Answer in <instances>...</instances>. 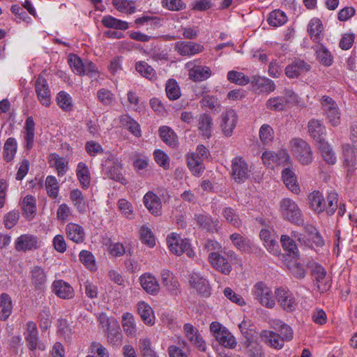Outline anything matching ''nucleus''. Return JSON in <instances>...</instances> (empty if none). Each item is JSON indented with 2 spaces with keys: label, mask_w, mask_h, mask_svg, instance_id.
Listing matches in <instances>:
<instances>
[{
  "label": "nucleus",
  "mask_w": 357,
  "mask_h": 357,
  "mask_svg": "<svg viewBox=\"0 0 357 357\" xmlns=\"http://www.w3.org/2000/svg\"><path fill=\"white\" fill-rule=\"evenodd\" d=\"M319 102L327 123L333 127L339 126L342 122V113L335 100L330 96H323Z\"/></svg>",
  "instance_id": "obj_1"
},
{
  "label": "nucleus",
  "mask_w": 357,
  "mask_h": 357,
  "mask_svg": "<svg viewBox=\"0 0 357 357\" xmlns=\"http://www.w3.org/2000/svg\"><path fill=\"white\" fill-rule=\"evenodd\" d=\"M280 206L282 215L285 220L298 225L303 224L301 211L294 200L284 198L281 200Z\"/></svg>",
  "instance_id": "obj_2"
},
{
  "label": "nucleus",
  "mask_w": 357,
  "mask_h": 357,
  "mask_svg": "<svg viewBox=\"0 0 357 357\" xmlns=\"http://www.w3.org/2000/svg\"><path fill=\"white\" fill-rule=\"evenodd\" d=\"M290 146L292 153L302 165H306L312 162V152L305 141L294 138L290 141Z\"/></svg>",
  "instance_id": "obj_3"
},
{
  "label": "nucleus",
  "mask_w": 357,
  "mask_h": 357,
  "mask_svg": "<svg viewBox=\"0 0 357 357\" xmlns=\"http://www.w3.org/2000/svg\"><path fill=\"white\" fill-rule=\"evenodd\" d=\"M210 331L217 342L224 347L234 349L236 346L237 342L234 336L219 322H212Z\"/></svg>",
  "instance_id": "obj_4"
},
{
  "label": "nucleus",
  "mask_w": 357,
  "mask_h": 357,
  "mask_svg": "<svg viewBox=\"0 0 357 357\" xmlns=\"http://www.w3.org/2000/svg\"><path fill=\"white\" fill-rule=\"evenodd\" d=\"M167 243L170 251L175 255H181L185 253L188 257H193L195 253L190 248L188 239H183L179 235L172 233L167 238Z\"/></svg>",
  "instance_id": "obj_5"
},
{
  "label": "nucleus",
  "mask_w": 357,
  "mask_h": 357,
  "mask_svg": "<svg viewBox=\"0 0 357 357\" xmlns=\"http://www.w3.org/2000/svg\"><path fill=\"white\" fill-rule=\"evenodd\" d=\"M252 294L264 307L273 308L275 306V302L272 291L265 283L257 282L252 289Z\"/></svg>",
  "instance_id": "obj_6"
},
{
  "label": "nucleus",
  "mask_w": 357,
  "mask_h": 357,
  "mask_svg": "<svg viewBox=\"0 0 357 357\" xmlns=\"http://www.w3.org/2000/svg\"><path fill=\"white\" fill-rule=\"evenodd\" d=\"M250 167L242 157H235L231 161V175L235 181L243 183L250 174Z\"/></svg>",
  "instance_id": "obj_7"
},
{
  "label": "nucleus",
  "mask_w": 357,
  "mask_h": 357,
  "mask_svg": "<svg viewBox=\"0 0 357 357\" xmlns=\"http://www.w3.org/2000/svg\"><path fill=\"white\" fill-rule=\"evenodd\" d=\"M35 91L38 101L45 107H50L51 105V91L47 79L41 75H39L35 82Z\"/></svg>",
  "instance_id": "obj_8"
},
{
  "label": "nucleus",
  "mask_w": 357,
  "mask_h": 357,
  "mask_svg": "<svg viewBox=\"0 0 357 357\" xmlns=\"http://www.w3.org/2000/svg\"><path fill=\"white\" fill-rule=\"evenodd\" d=\"M104 169L107 176L114 181L123 183L125 178L121 173L122 165L114 155H110L105 162Z\"/></svg>",
  "instance_id": "obj_9"
},
{
  "label": "nucleus",
  "mask_w": 357,
  "mask_h": 357,
  "mask_svg": "<svg viewBox=\"0 0 357 357\" xmlns=\"http://www.w3.org/2000/svg\"><path fill=\"white\" fill-rule=\"evenodd\" d=\"M312 275L320 292L326 291L331 288L330 278L327 276L326 271L322 266L315 264L312 268Z\"/></svg>",
  "instance_id": "obj_10"
},
{
  "label": "nucleus",
  "mask_w": 357,
  "mask_h": 357,
  "mask_svg": "<svg viewBox=\"0 0 357 357\" xmlns=\"http://www.w3.org/2000/svg\"><path fill=\"white\" fill-rule=\"evenodd\" d=\"M238 121V115L233 109H228L221 114L220 127L226 137L231 136Z\"/></svg>",
  "instance_id": "obj_11"
},
{
  "label": "nucleus",
  "mask_w": 357,
  "mask_h": 357,
  "mask_svg": "<svg viewBox=\"0 0 357 357\" xmlns=\"http://www.w3.org/2000/svg\"><path fill=\"white\" fill-rule=\"evenodd\" d=\"M197 61L186 63L185 68L189 71V77L195 82L206 80L211 76V70L208 66L197 65Z\"/></svg>",
  "instance_id": "obj_12"
},
{
  "label": "nucleus",
  "mask_w": 357,
  "mask_h": 357,
  "mask_svg": "<svg viewBox=\"0 0 357 357\" xmlns=\"http://www.w3.org/2000/svg\"><path fill=\"white\" fill-rule=\"evenodd\" d=\"M189 284L202 296L208 297L211 294L208 281L198 273H192L190 275Z\"/></svg>",
  "instance_id": "obj_13"
},
{
  "label": "nucleus",
  "mask_w": 357,
  "mask_h": 357,
  "mask_svg": "<svg viewBox=\"0 0 357 357\" xmlns=\"http://www.w3.org/2000/svg\"><path fill=\"white\" fill-rule=\"evenodd\" d=\"M276 298L283 310L287 312H293L296 307L295 298L289 290L278 288L275 291Z\"/></svg>",
  "instance_id": "obj_14"
},
{
  "label": "nucleus",
  "mask_w": 357,
  "mask_h": 357,
  "mask_svg": "<svg viewBox=\"0 0 357 357\" xmlns=\"http://www.w3.org/2000/svg\"><path fill=\"white\" fill-rule=\"evenodd\" d=\"M203 45L190 41H178L174 44V50L181 56H191L204 51Z\"/></svg>",
  "instance_id": "obj_15"
},
{
  "label": "nucleus",
  "mask_w": 357,
  "mask_h": 357,
  "mask_svg": "<svg viewBox=\"0 0 357 357\" xmlns=\"http://www.w3.org/2000/svg\"><path fill=\"white\" fill-rule=\"evenodd\" d=\"M31 282L35 289L44 291L47 282V272L39 266H34L30 271Z\"/></svg>",
  "instance_id": "obj_16"
},
{
  "label": "nucleus",
  "mask_w": 357,
  "mask_h": 357,
  "mask_svg": "<svg viewBox=\"0 0 357 357\" xmlns=\"http://www.w3.org/2000/svg\"><path fill=\"white\" fill-rule=\"evenodd\" d=\"M208 261L211 266L218 271L226 275L231 271V266L228 260L217 252L208 254Z\"/></svg>",
  "instance_id": "obj_17"
},
{
  "label": "nucleus",
  "mask_w": 357,
  "mask_h": 357,
  "mask_svg": "<svg viewBox=\"0 0 357 357\" xmlns=\"http://www.w3.org/2000/svg\"><path fill=\"white\" fill-rule=\"evenodd\" d=\"M183 330L187 339L195 345L199 351H205L206 344L198 330L190 324H185Z\"/></svg>",
  "instance_id": "obj_18"
},
{
  "label": "nucleus",
  "mask_w": 357,
  "mask_h": 357,
  "mask_svg": "<svg viewBox=\"0 0 357 357\" xmlns=\"http://www.w3.org/2000/svg\"><path fill=\"white\" fill-rule=\"evenodd\" d=\"M161 282L166 289L174 296L180 292V284L174 274L167 269H163L160 273Z\"/></svg>",
  "instance_id": "obj_19"
},
{
  "label": "nucleus",
  "mask_w": 357,
  "mask_h": 357,
  "mask_svg": "<svg viewBox=\"0 0 357 357\" xmlns=\"http://www.w3.org/2000/svg\"><path fill=\"white\" fill-rule=\"evenodd\" d=\"M311 69L310 64L301 59H296L285 68V74L289 78H296Z\"/></svg>",
  "instance_id": "obj_20"
},
{
  "label": "nucleus",
  "mask_w": 357,
  "mask_h": 357,
  "mask_svg": "<svg viewBox=\"0 0 357 357\" xmlns=\"http://www.w3.org/2000/svg\"><path fill=\"white\" fill-rule=\"evenodd\" d=\"M213 119L206 113L200 114L197 117V126L199 134L205 137L210 138L213 132Z\"/></svg>",
  "instance_id": "obj_21"
},
{
  "label": "nucleus",
  "mask_w": 357,
  "mask_h": 357,
  "mask_svg": "<svg viewBox=\"0 0 357 357\" xmlns=\"http://www.w3.org/2000/svg\"><path fill=\"white\" fill-rule=\"evenodd\" d=\"M38 247V238L31 234L21 235L15 242V248L18 251L31 250Z\"/></svg>",
  "instance_id": "obj_22"
},
{
  "label": "nucleus",
  "mask_w": 357,
  "mask_h": 357,
  "mask_svg": "<svg viewBox=\"0 0 357 357\" xmlns=\"http://www.w3.org/2000/svg\"><path fill=\"white\" fill-rule=\"evenodd\" d=\"M143 289L148 294L156 295L160 290V285L157 279L151 273H144L139 278Z\"/></svg>",
  "instance_id": "obj_23"
},
{
  "label": "nucleus",
  "mask_w": 357,
  "mask_h": 357,
  "mask_svg": "<svg viewBox=\"0 0 357 357\" xmlns=\"http://www.w3.org/2000/svg\"><path fill=\"white\" fill-rule=\"evenodd\" d=\"M308 131L310 136L318 144L325 141L326 128L319 120L311 119L308 122Z\"/></svg>",
  "instance_id": "obj_24"
},
{
  "label": "nucleus",
  "mask_w": 357,
  "mask_h": 357,
  "mask_svg": "<svg viewBox=\"0 0 357 357\" xmlns=\"http://www.w3.org/2000/svg\"><path fill=\"white\" fill-rule=\"evenodd\" d=\"M52 291L59 298L70 299L74 296L73 288L63 280H56L52 284Z\"/></svg>",
  "instance_id": "obj_25"
},
{
  "label": "nucleus",
  "mask_w": 357,
  "mask_h": 357,
  "mask_svg": "<svg viewBox=\"0 0 357 357\" xmlns=\"http://www.w3.org/2000/svg\"><path fill=\"white\" fill-rule=\"evenodd\" d=\"M24 143L26 150H30L34 144L35 122L32 116H29L24 126Z\"/></svg>",
  "instance_id": "obj_26"
},
{
  "label": "nucleus",
  "mask_w": 357,
  "mask_h": 357,
  "mask_svg": "<svg viewBox=\"0 0 357 357\" xmlns=\"http://www.w3.org/2000/svg\"><path fill=\"white\" fill-rule=\"evenodd\" d=\"M260 337L267 345L275 349H281L284 346V341L281 337V335L272 331H262L260 333Z\"/></svg>",
  "instance_id": "obj_27"
},
{
  "label": "nucleus",
  "mask_w": 357,
  "mask_h": 357,
  "mask_svg": "<svg viewBox=\"0 0 357 357\" xmlns=\"http://www.w3.org/2000/svg\"><path fill=\"white\" fill-rule=\"evenodd\" d=\"M282 178L284 183L292 192L298 194L300 187L297 182L294 171L290 167H285L282 172Z\"/></svg>",
  "instance_id": "obj_28"
},
{
  "label": "nucleus",
  "mask_w": 357,
  "mask_h": 357,
  "mask_svg": "<svg viewBox=\"0 0 357 357\" xmlns=\"http://www.w3.org/2000/svg\"><path fill=\"white\" fill-rule=\"evenodd\" d=\"M143 201L145 206L152 214L158 215L160 213L161 201L155 193L148 192L144 196Z\"/></svg>",
  "instance_id": "obj_29"
},
{
  "label": "nucleus",
  "mask_w": 357,
  "mask_h": 357,
  "mask_svg": "<svg viewBox=\"0 0 357 357\" xmlns=\"http://www.w3.org/2000/svg\"><path fill=\"white\" fill-rule=\"evenodd\" d=\"M67 237L76 243H82L84 241L85 233L82 226L76 223H68L66 227Z\"/></svg>",
  "instance_id": "obj_30"
},
{
  "label": "nucleus",
  "mask_w": 357,
  "mask_h": 357,
  "mask_svg": "<svg viewBox=\"0 0 357 357\" xmlns=\"http://www.w3.org/2000/svg\"><path fill=\"white\" fill-rule=\"evenodd\" d=\"M137 311L144 323L152 326L155 323V315L152 307L144 301L137 303Z\"/></svg>",
  "instance_id": "obj_31"
},
{
  "label": "nucleus",
  "mask_w": 357,
  "mask_h": 357,
  "mask_svg": "<svg viewBox=\"0 0 357 357\" xmlns=\"http://www.w3.org/2000/svg\"><path fill=\"white\" fill-rule=\"evenodd\" d=\"M48 162L56 169L59 176H63L66 174L68 170V162L65 158L60 157L58 154L53 153L48 156Z\"/></svg>",
  "instance_id": "obj_32"
},
{
  "label": "nucleus",
  "mask_w": 357,
  "mask_h": 357,
  "mask_svg": "<svg viewBox=\"0 0 357 357\" xmlns=\"http://www.w3.org/2000/svg\"><path fill=\"white\" fill-rule=\"evenodd\" d=\"M187 164L193 175L199 176L204 169L203 159L195 153H190L186 155Z\"/></svg>",
  "instance_id": "obj_33"
},
{
  "label": "nucleus",
  "mask_w": 357,
  "mask_h": 357,
  "mask_svg": "<svg viewBox=\"0 0 357 357\" xmlns=\"http://www.w3.org/2000/svg\"><path fill=\"white\" fill-rule=\"evenodd\" d=\"M21 208L23 211V215L26 219H32L36 213V198L31 195H26L21 202Z\"/></svg>",
  "instance_id": "obj_34"
},
{
  "label": "nucleus",
  "mask_w": 357,
  "mask_h": 357,
  "mask_svg": "<svg viewBox=\"0 0 357 357\" xmlns=\"http://www.w3.org/2000/svg\"><path fill=\"white\" fill-rule=\"evenodd\" d=\"M259 236L264 241V244L268 252L275 255L278 254L279 245L269 230L265 229H261L259 233Z\"/></svg>",
  "instance_id": "obj_35"
},
{
  "label": "nucleus",
  "mask_w": 357,
  "mask_h": 357,
  "mask_svg": "<svg viewBox=\"0 0 357 357\" xmlns=\"http://www.w3.org/2000/svg\"><path fill=\"white\" fill-rule=\"evenodd\" d=\"M13 311V302L10 296L6 293L0 295V320L6 321Z\"/></svg>",
  "instance_id": "obj_36"
},
{
  "label": "nucleus",
  "mask_w": 357,
  "mask_h": 357,
  "mask_svg": "<svg viewBox=\"0 0 357 357\" xmlns=\"http://www.w3.org/2000/svg\"><path fill=\"white\" fill-rule=\"evenodd\" d=\"M26 333L25 339L27 346L31 351L36 349L38 346V330L33 321H29L26 324Z\"/></svg>",
  "instance_id": "obj_37"
},
{
  "label": "nucleus",
  "mask_w": 357,
  "mask_h": 357,
  "mask_svg": "<svg viewBox=\"0 0 357 357\" xmlns=\"http://www.w3.org/2000/svg\"><path fill=\"white\" fill-rule=\"evenodd\" d=\"M309 202L311 208L316 213L323 212L326 208V202L319 191H313L309 195Z\"/></svg>",
  "instance_id": "obj_38"
},
{
  "label": "nucleus",
  "mask_w": 357,
  "mask_h": 357,
  "mask_svg": "<svg viewBox=\"0 0 357 357\" xmlns=\"http://www.w3.org/2000/svg\"><path fill=\"white\" fill-rule=\"evenodd\" d=\"M76 175L81 186L87 189L91 183V175L87 165L80 162L77 164L76 169Z\"/></svg>",
  "instance_id": "obj_39"
},
{
  "label": "nucleus",
  "mask_w": 357,
  "mask_h": 357,
  "mask_svg": "<svg viewBox=\"0 0 357 357\" xmlns=\"http://www.w3.org/2000/svg\"><path fill=\"white\" fill-rule=\"evenodd\" d=\"M120 123L122 126L129 130L134 136L139 137L142 135L139 124L127 114L120 117Z\"/></svg>",
  "instance_id": "obj_40"
},
{
  "label": "nucleus",
  "mask_w": 357,
  "mask_h": 357,
  "mask_svg": "<svg viewBox=\"0 0 357 357\" xmlns=\"http://www.w3.org/2000/svg\"><path fill=\"white\" fill-rule=\"evenodd\" d=\"M17 151V142L15 138L9 137L6 141L3 146V157L6 162L12 161Z\"/></svg>",
  "instance_id": "obj_41"
},
{
  "label": "nucleus",
  "mask_w": 357,
  "mask_h": 357,
  "mask_svg": "<svg viewBox=\"0 0 357 357\" xmlns=\"http://www.w3.org/2000/svg\"><path fill=\"white\" fill-rule=\"evenodd\" d=\"M159 135L160 139L166 144L171 147H174L177 144V136L174 131L169 127L164 126L159 128Z\"/></svg>",
  "instance_id": "obj_42"
},
{
  "label": "nucleus",
  "mask_w": 357,
  "mask_h": 357,
  "mask_svg": "<svg viewBox=\"0 0 357 357\" xmlns=\"http://www.w3.org/2000/svg\"><path fill=\"white\" fill-rule=\"evenodd\" d=\"M122 327L125 333L130 337L135 336L137 333L136 324L133 315L126 312L122 316Z\"/></svg>",
  "instance_id": "obj_43"
},
{
  "label": "nucleus",
  "mask_w": 357,
  "mask_h": 357,
  "mask_svg": "<svg viewBox=\"0 0 357 357\" xmlns=\"http://www.w3.org/2000/svg\"><path fill=\"white\" fill-rule=\"evenodd\" d=\"M307 31L311 38L319 43L321 38L323 31V25L321 20L317 18L312 19L309 22Z\"/></svg>",
  "instance_id": "obj_44"
},
{
  "label": "nucleus",
  "mask_w": 357,
  "mask_h": 357,
  "mask_svg": "<svg viewBox=\"0 0 357 357\" xmlns=\"http://www.w3.org/2000/svg\"><path fill=\"white\" fill-rule=\"evenodd\" d=\"M58 106L64 112H71L73 109V99L67 92L61 91L56 95Z\"/></svg>",
  "instance_id": "obj_45"
},
{
  "label": "nucleus",
  "mask_w": 357,
  "mask_h": 357,
  "mask_svg": "<svg viewBox=\"0 0 357 357\" xmlns=\"http://www.w3.org/2000/svg\"><path fill=\"white\" fill-rule=\"evenodd\" d=\"M70 199L78 212L83 213L86 210L84 195L79 189H74L70 192Z\"/></svg>",
  "instance_id": "obj_46"
},
{
  "label": "nucleus",
  "mask_w": 357,
  "mask_h": 357,
  "mask_svg": "<svg viewBox=\"0 0 357 357\" xmlns=\"http://www.w3.org/2000/svg\"><path fill=\"white\" fill-rule=\"evenodd\" d=\"M319 149L323 159L329 165L336 162L337 158L331 146L326 141L319 144Z\"/></svg>",
  "instance_id": "obj_47"
},
{
  "label": "nucleus",
  "mask_w": 357,
  "mask_h": 357,
  "mask_svg": "<svg viewBox=\"0 0 357 357\" xmlns=\"http://www.w3.org/2000/svg\"><path fill=\"white\" fill-rule=\"evenodd\" d=\"M280 241L287 255L293 258L298 257V250L294 241L287 235H282Z\"/></svg>",
  "instance_id": "obj_48"
},
{
  "label": "nucleus",
  "mask_w": 357,
  "mask_h": 357,
  "mask_svg": "<svg viewBox=\"0 0 357 357\" xmlns=\"http://www.w3.org/2000/svg\"><path fill=\"white\" fill-rule=\"evenodd\" d=\"M230 240L233 245L239 250L242 252H248L250 248V241L238 233H234L230 235Z\"/></svg>",
  "instance_id": "obj_49"
},
{
  "label": "nucleus",
  "mask_w": 357,
  "mask_h": 357,
  "mask_svg": "<svg viewBox=\"0 0 357 357\" xmlns=\"http://www.w3.org/2000/svg\"><path fill=\"white\" fill-rule=\"evenodd\" d=\"M135 69L141 75L150 80L157 77L155 70L145 61L137 62Z\"/></svg>",
  "instance_id": "obj_50"
},
{
  "label": "nucleus",
  "mask_w": 357,
  "mask_h": 357,
  "mask_svg": "<svg viewBox=\"0 0 357 357\" xmlns=\"http://www.w3.org/2000/svg\"><path fill=\"white\" fill-rule=\"evenodd\" d=\"M102 23L105 27L126 30L128 28V22L118 20L111 15L105 16L102 19Z\"/></svg>",
  "instance_id": "obj_51"
},
{
  "label": "nucleus",
  "mask_w": 357,
  "mask_h": 357,
  "mask_svg": "<svg viewBox=\"0 0 357 357\" xmlns=\"http://www.w3.org/2000/svg\"><path fill=\"white\" fill-rule=\"evenodd\" d=\"M197 223L208 231L213 232L217 230L218 221L213 220L211 216L207 215H198L196 216Z\"/></svg>",
  "instance_id": "obj_52"
},
{
  "label": "nucleus",
  "mask_w": 357,
  "mask_h": 357,
  "mask_svg": "<svg viewBox=\"0 0 357 357\" xmlns=\"http://www.w3.org/2000/svg\"><path fill=\"white\" fill-rule=\"evenodd\" d=\"M343 149V162L348 167H354L357 162L356 152L349 144H345Z\"/></svg>",
  "instance_id": "obj_53"
},
{
  "label": "nucleus",
  "mask_w": 357,
  "mask_h": 357,
  "mask_svg": "<svg viewBox=\"0 0 357 357\" xmlns=\"http://www.w3.org/2000/svg\"><path fill=\"white\" fill-rule=\"evenodd\" d=\"M318 60L326 66H330L333 62L331 52L322 45H318L315 48Z\"/></svg>",
  "instance_id": "obj_54"
},
{
  "label": "nucleus",
  "mask_w": 357,
  "mask_h": 357,
  "mask_svg": "<svg viewBox=\"0 0 357 357\" xmlns=\"http://www.w3.org/2000/svg\"><path fill=\"white\" fill-rule=\"evenodd\" d=\"M287 17L283 11L275 10L272 11L268 18V24L272 26H280L286 23Z\"/></svg>",
  "instance_id": "obj_55"
},
{
  "label": "nucleus",
  "mask_w": 357,
  "mask_h": 357,
  "mask_svg": "<svg viewBox=\"0 0 357 357\" xmlns=\"http://www.w3.org/2000/svg\"><path fill=\"white\" fill-rule=\"evenodd\" d=\"M165 91L169 100H177L181 96L180 87L175 79H170L167 81Z\"/></svg>",
  "instance_id": "obj_56"
},
{
  "label": "nucleus",
  "mask_w": 357,
  "mask_h": 357,
  "mask_svg": "<svg viewBox=\"0 0 357 357\" xmlns=\"http://www.w3.org/2000/svg\"><path fill=\"white\" fill-rule=\"evenodd\" d=\"M112 4L116 10L121 13L130 14L135 11V3L130 0H113Z\"/></svg>",
  "instance_id": "obj_57"
},
{
  "label": "nucleus",
  "mask_w": 357,
  "mask_h": 357,
  "mask_svg": "<svg viewBox=\"0 0 357 357\" xmlns=\"http://www.w3.org/2000/svg\"><path fill=\"white\" fill-rule=\"evenodd\" d=\"M139 349L143 357H158L152 349L151 340L147 337L139 339Z\"/></svg>",
  "instance_id": "obj_58"
},
{
  "label": "nucleus",
  "mask_w": 357,
  "mask_h": 357,
  "mask_svg": "<svg viewBox=\"0 0 357 357\" xmlns=\"http://www.w3.org/2000/svg\"><path fill=\"white\" fill-rule=\"evenodd\" d=\"M222 215L227 222L235 227H239L241 225V221L235 210L231 207H226L222 211Z\"/></svg>",
  "instance_id": "obj_59"
},
{
  "label": "nucleus",
  "mask_w": 357,
  "mask_h": 357,
  "mask_svg": "<svg viewBox=\"0 0 357 357\" xmlns=\"http://www.w3.org/2000/svg\"><path fill=\"white\" fill-rule=\"evenodd\" d=\"M45 186L47 195L53 199L56 198L59 190L56 178L53 176H47L45 180Z\"/></svg>",
  "instance_id": "obj_60"
},
{
  "label": "nucleus",
  "mask_w": 357,
  "mask_h": 357,
  "mask_svg": "<svg viewBox=\"0 0 357 357\" xmlns=\"http://www.w3.org/2000/svg\"><path fill=\"white\" fill-rule=\"evenodd\" d=\"M227 79L233 83L238 85H245L249 83L250 78L245 75L243 73L231 70L227 73Z\"/></svg>",
  "instance_id": "obj_61"
},
{
  "label": "nucleus",
  "mask_w": 357,
  "mask_h": 357,
  "mask_svg": "<svg viewBox=\"0 0 357 357\" xmlns=\"http://www.w3.org/2000/svg\"><path fill=\"white\" fill-rule=\"evenodd\" d=\"M260 140L264 144H269L274 137V131L271 126L263 124L259 129Z\"/></svg>",
  "instance_id": "obj_62"
},
{
  "label": "nucleus",
  "mask_w": 357,
  "mask_h": 357,
  "mask_svg": "<svg viewBox=\"0 0 357 357\" xmlns=\"http://www.w3.org/2000/svg\"><path fill=\"white\" fill-rule=\"evenodd\" d=\"M284 101L283 96L271 98L266 101V106L271 110L282 111L286 107Z\"/></svg>",
  "instance_id": "obj_63"
},
{
  "label": "nucleus",
  "mask_w": 357,
  "mask_h": 357,
  "mask_svg": "<svg viewBox=\"0 0 357 357\" xmlns=\"http://www.w3.org/2000/svg\"><path fill=\"white\" fill-rule=\"evenodd\" d=\"M118 208L122 215L128 219H132L134 216L133 207L130 202L126 199H120L117 203Z\"/></svg>",
  "instance_id": "obj_64"
}]
</instances>
